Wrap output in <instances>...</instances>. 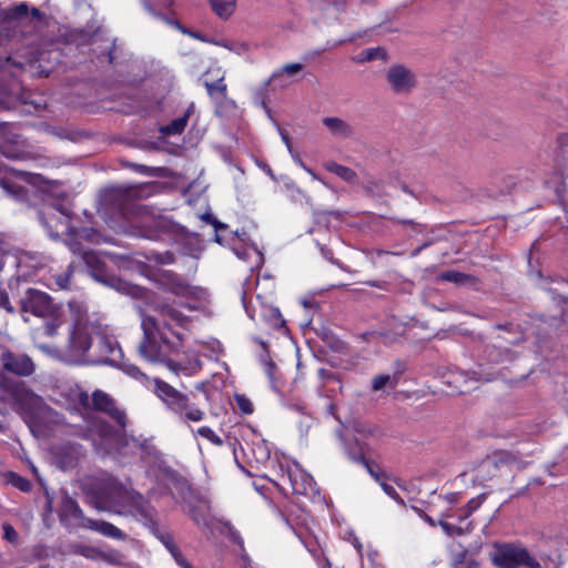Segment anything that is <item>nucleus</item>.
I'll list each match as a JSON object with an SVG mask.
<instances>
[{"label":"nucleus","mask_w":568,"mask_h":568,"mask_svg":"<svg viewBox=\"0 0 568 568\" xmlns=\"http://www.w3.org/2000/svg\"><path fill=\"white\" fill-rule=\"evenodd\" d=\"M101 560L114 566L125 565V556L123 555V552L113 548L102 550Z\"/></svg>","instance_id":"f704fd0d"},{"label":"nucleus","mask_w":568,"mask_h":568,"mask_svg":"<svg viewBox=\"0 0 568 568\" xmlns=\"http://www.w3.org/2000/svg\"><path fill=\"white\" fill-rule=\"evenodd\" d=\"M365 284L371 287H376V288H381V290H384L385 285H386V283L383 281H366Z\"/></svg>","instance_id":"774afa93"},{"label":"nucleus","mask_w":568,"mask_h":568,"mask_svg":"<svg viewBox=\"0 0 568 568\" xmlns=\"http://www.w3.org/2000/svg\"><path fill=\"white\" fill-rule=\"evenodd\" d=\"M153 258L154 261H156L158 263H161V264H172L175 262V258H174V254L166 251V252H156V253H153Z\"/></svg>","instance_id":"8fccbe9b"},{"label":"nucleus","mask_w":568,"mask_h":568,"mask_svg":"<svg viewBox=\"0 0 568 568\" xmlns=\"http://www.w3.org/2000/svg\"><path fill=\"white\" fill-rule=\"evenodd\" d=\"M276 473L275 485L283 494L286 495L291 491L310 498L318 495V488L313 477L298 463L286 458L277 460Z\"/></svg>","instance_id":"0eeeda50"},{"label":"nucleus","mask_w":568,"mask_h":568,"mask_svg":"<svg viewBox=\"0 0 568 568\" xmlns=\"http://www.w3.org/2000/svg\"><path fill=\"white\" fill-rule=\"evenodd\" d=\"M460 493H449L444 498L449 504H457L460 500Z\"/></svg>","instance_id":"0e129e2a"},{"label":"nucleus","mask_w":568,"mask_h":568,"mask_svg":"<svg viewBox=\"0 0 568 568\" xmlns=\"http://www.w3.org/2000/svg\"><path fill=\"white\" fill-rule=\"evenodd\" d=\"M323 124L335 139L346 140L353 138L354 135L353 126L341 118L326 116L323 119Z\"/></svg>","instance_id":"bb28decb"},{"label":"nucleus","mask_w":568,"mask_h":568,"mask_svg":"<svg viewBox=\"0 0 568 568\" xmlns=\"http://www.w3.org/2000/svg\"><path fill=\"white\" fill-rule=\"evenodd\" d=\"M3 476L8 484L18 488L20 491L29 493L32 489L31 481L14 471H7Z\"/></svg>","instance_id":"473e14b6"},{"label":"nucleus","mask_w":568,"mask_h":568,"mask_svg":"<svg viewBox=\"0 0 568 568\" xmlns=\"http://www.w3.org/2000/svg\"><path fill=\"white\" fill-rule=\"evenodd\" d=\"M222 523L224 524L225 527L229 528L230 539L234 544L239 545L241 547V549L244 550V541H243V538L241 537L240 532L237 530H235L229 521H222Z\"/></svg>","instance_id":"09e8293b"},{"label":"nucleus","mask_w":568,"mask_h":568,"mask_svg":"<svg viewBox=\"0 0 568 568\" xmlns=\"http://www.w3.org/2000/svg\"><path fill=\"white\" fill-rule=\"evenodd\" d=\"M2 368L17 376H30L36 371L33 361L23 353L4 349L0 355Z\"/></svg>","instance_id":"a211bd4d"},{"label":"nucleus","mask_w":568,"mask_h":568,"mask_svg":"<svg viewBox=\"0 0 568 568\" xmlns=\"http://www.w3.org/2000/svg\"><path fill=\"white\" fill-rule=\"evenodd\" d=\"M362 54V61H372L377 59L382 54V50L379 48H371L363 51Z\"/></svg>","instance_id":"864d4df0"},{"label":"nucleus","mask_w":568,"mask_h":568,"mask_svg":"<svg viewBox=\"0 0 568 568\" xmlns=\"http://www.w3.org/2000/svg\"><path fill=\"white\" fill-rule=\"evenodd\" d=\"M38 220L48 235L54 240L62 234L74 236L78 232L71 226V211L63 204H45L37 212Z\"/></svg>","instance_id":"9d476101"},{"label":"nucleus","mask_w":568,"mask_h":568,"mask_svg":"<svg viewBox=\"0 0 568 568\" xmlns=\"http://www.w3.org/2000/svg\"><path fill=\"white\" fill-rule=\"evenodd\" d=\"M297 164H298V165H300L304 171H306V172L312 176V179H313V180L320 181V182H322L323 184H325V183H324V181H323V180H322V179H321V178H320V176H318V175H317V174H316V173H315L311 168H308V166H307V165L302 161V159H297Z\"/></svg>","instance_id":"052dcab7"},{"label":"nucleus","mask_w":568,"mask_h":568,"mask_svg":"<svg viewBox=\"0 0 568 568\" xmlns=\"http://www.w3.org/2000/svg\"><path fill=\"white\" fill-rule=\"evenodd\" d=\"M212 10L221 18L229 19L235 11L236 0H210Z\"/></svg>","instance_id":"7c9ffc66"},{"label":"nucleus","mask_w":568,"mask_h":568,"mask_svg":"<svg viewBox=\"0 0 568 568\" xmlns=\"http://www.w3.org/2000/svg\"><path fill=\"white\" fill-rule=\"evenodd\" d=\"M438 525L442 527V529L444 530V532L448 537L462 536V535H465V534H467V532H469L471 530V524L470 523L467 524V526L464 528V527H460V526H457V525L449 524V523H447L444 519H440L438 521Z\"/></svg>","instance_id":"e433bc0d"},{"label":"nucleus","mask_w":568,"mask_h":568,"mask_svg":"<svg viewBox=\"0 0 568 568\" xmlns=\"http://www.w3.org/2000/svg\"><path fill=\"white\" fill-rule=\"evenodd\" d=\"M0 307L10 314L16 313V308L13 307V305L10 302L9 293L6 291V288H1V287H0Z\"/></svg>","instance_id":"49530a36"},{"label":"nucleus","mask_w":568,"mask_h":568,"mask_svg":"<svg viewBox=\"0 0 568 568\" xmlns=\"http://www.w3.org/2000/svg\"><path fill=\"white\" fill-rule=\"evenodd\" d=\"M2 530H3V539H6L8 542L13 544V545L18 544L19 535L12 525L3 524Z\"/></svg>","instance_id":"c03bdc74"},{"label":"nucleus","mask_w":568,"mask_h":568,"mask_svg":"<svg viewBox=\"0 0 568 568\" xmlns=\"http://www.w3.org/2000/svg\"><path fill=\"white\" fill-rule=\"evenodd\" d=\"M7 256L6 243L0 240V271L4 265V258Z\"/></svg>","instance_id":"69168bd1"},{"label":"nucleus","mask_w":568,"mask_h":568,"mask_svg":"<svg viewBox=\"0 0 568 568\" xmlns=\"http://www.w3.org/2000/svg\"><path fill=\"white\" fill-rule=\"evenodd\" d=\"M548 292L552 295V298L558 302H566V297L560 292L559 287H549Z\"/></svg>","instance_id":"680f3d73"},{"label":"nucleus","mask_w":568,"mask_h":568,"mask_svg":"<svg viewBox=\"0 0 568 568\" xmlns=\"http://www.w3.org/2000/svg\"><path fill=\"white\" fill-rule=\"evenodd\" d=\"M318 376L323 381V382H334L338 385V388L341 389V382L338 379V377L331 371L328 369H325V368H320L318 369Z\"/></svg>","instance_id":"603ef678"},{"label":"nucleus","mask_w":568,"mask_h":568,"mask_svg":"<svg viewBox=\"0 0 568 568\" xmlns=\"http://www.w3.org/2000/svg\"><path fill=\"white\" fill-rule=\"evenodd\" d=\"M77 394H78V396H79V400H80V403H81L82 405H84V406H85L84 408H85V409H87V408H89V407H88V405H89L90 399H89L88 394H87V393H83V392H81V390H79V389L77 390Z\"/></svg>","instance_id":"338daca9"},{"label":"nucleus","mask_w":568,"mask_h":568,"mask_svg":"<svg viewBox=\"0 0 568 568\" xmlns=\"http://www.w3.org/2000/svg\"><path fill=\"white\" fill-rule=\"evenodd\" d=\"M398 383L396 376H390L388 374L377 375L372 381V389L377 392L384 388H395Z\"/></svg>","instance_id":"72a5a7b5"},{"label":"nucleus","mask_w":568,"mask_h":568,"mask_svg":"<svg viewBox=\"0 0 568 568\" xmlns=\"http://www.w3.org/2000/svg\"><path fill=\"white\" fill-rule=\"evenodd\" d=\"M83 456L84 450L77 443H64L54 449L55 463L64 471L77 467Z\"/></svg>","instance_id":"aec40b11"},{"label":"nucleus","mask_w":568,"mask_h":568,"mask_svg":"<svg viewBox=\"0 0 568 568\" xmlns=\"http://www.w3.org/2000/svg\"><path fill=\"white\" fill-rule=\"evenodd\" d=\"M126 168L131 169L132 171L139 174L146 176H160V173L163 170L162 168H153L133 162L126 163Z\"/></svg>","instance_id":"4c0bfd02"},{"label":"nucleus","mask_w":568,"mask_h":568,"mask_svg":"<svg viewBox=\"0 0 568 568\" xmlns=\"http://www.w3.org/2000/svg\"><path fill=\"white\" fill-rule=\"evenodd\" d=\"M20 64L11 58L0 59V108H9L12 98H18L21 84L18 80ZM0 152L10 160L26 161L33 158V152L27 141L17 132L13 124L0 122ZM26 175L24 172L8 169L0 164V187L3 192L23 202L28 197L24 186L11 181L10 175Z\"/></svg>","instance_id":"20e7f679"},{"label":"nucleus","mask_w":568,"mask_h":568,"mask_svg":"<svg viewBox=\"0 0 568 568\" xmlns=\"http://www.w3.org/2000/svg\"><path fill=\"white\" fill-rule=\"evenodd\" d=\"M118 366L129 377L139 381L148 387L152 385V389L158 398L181 423H199L204 419L205 413L194 405L187 395L179 392L166 382L160 378H149L135 364L125 362L123 358Z\"/></svg>","instance_id":"39448f33"},{"label":"nucleus","mask_w":568,"mask_h":568,"mask_svg":"<svg viewBox=\"0 0 568 568\" xmlns=\"http://www.w3.org/2000/svg\"><path fill=\"white\" fill-rule=\"evenodd\" d=\"M19 307L24 321H28L27 314L50 320L45 325V334L49 336H53L61 324L59 306L42 291L27 288L19 298Z\"/></svg>","instance_id":"1a4fd4ad"},{"label":"nucleus","mask_w":568,"mask_h":568,"mask_svg":"<svg viewBox=\"0 0 568 568\" xmlns=\"http://www.w3.org/2000/svg\"><path fill=\"white\" fill-rule=\"evenodd\" d=\"M10 395L14 406L24 414L38 416L44 408L43 399L23 383L11 386Z\"/></svg>","instance_id":"ddd939ff"},{"label":"nucleus","mask_w":568,"mask_h":568,"mask_svg":"<svg viewBox=\"0 0 568 568\" xmlns=\"http://www.w3.org/2000/svg\"><path fill=\"white\" fill-rule=\"evenodd\" d=\"M323 166L326 171L337 175L345 182L353 183L357 180V174L353 169L338 164L335 161H326L323 163Z\"/></svg>","instance_id":"c756f323"},{"label":"nucleus","mask_w":568,"mask_h":568,"mask_svg":"<svg viewBox=\"0 0 568 568\" xmlns=\"http://www.w3.org/2000/svg\"><path fill=\"white\" fill-rule=\"evenodd\" d=\"M209 95L214 100L217 114H224L236 109L233 100L227 98V88L224 78L217 79L215 82H205Z\"/></svg>","instance_id":"412c9836"},{"label":"nucleus","mask_w":568,"mask_h":568,"mask_svg":"<svg viewBox=\"0 0 568 568\" xmlns=\"http://www.w3.org/2000/svg\"><path fill=\"white\" fill-rule=\"evenodd\" d=\"M486 500V494H480L468 500L465 507L462 508L464 511V517H469L474 511H476L483 503Z\"/></svg>","instance_id":"a19ab883"},{"label":"nucleus","mask_w":568,"mask_h":568,"mask_svg":"<svg viewBox=\"0 0 568 568\" xmlns=\"http://www.w3.org/2000/svg\"><path fill=\"white\" fill-rule=\"evenodd\" d=\"M72 272L73 267L70 264L64 272L50 276L48 286L52 290H69Z\"/></svg>","instance_id":"2f4dec72"},{"label":"nucleus","mask_w":568,"mask_h":568,"mask_svg":"<svg viewBox=\"0 0 568 568\" xmlns=\"http://www.w3.org/2000/svg\"><path fill=\"white\" fill-rule=\"evenodd\" d=\"M194 111V103H191L182 116L172 120L168 125L161 128V132L165 135H175L184 131L187 120Z\"/></svg>","instance_id":"c85d7f7f"},{"label":"nucleus","mask_w":568,"mask_h":568,"mask_svg":"<svg viewBox=\"0 0 568 568\" xmlns=\"http://www.w3.org/2000/svg\"><path fill=\"white\" fill-rule=\"evenodd\" d=\"M491 560L498 568H540L539 562L525 548L509 545L499 547Z\"/></svg>","instance_id":"f8f14e48"},{"label":"nucleus","mask_w":568,"mask_h":568,"mask_svg":"<svg viewBox=\"0 0 568 568\" xmlns=\"http://www.w3.org/2000/svg\"><path fill=\"white\" fill-rule=\"evenodd\" d=\"M175 243L182 255L191 256L199 260L203 252V245L197 234L184 232L180 230L176 235Z\"/></svg>","instance_id":"b1692460"},{"label":"nucleus","mask_w":568,"mask_h":568,"mask_svg":"<svg viewBox=\"0 0 568 568\" xmlns=\"http://www.w3.org/2000/svg\"><path fill=\"white\" fill-rule=\"evenodd\" d=\"M136 192L132 189H123V187H118V189H113L111 192H110V197L112 200H124L133 194H135Z\"/></svg>","instance_id":"de8ad7c7"},{"label":"nucleus","mask_w":568,"mask_h":568,"mask_svg":"<svg viewBox=\"0 0 568 568\" xmlns=\"http://www.w3.org/2000/svg\"><path fill=\"white\" fill-rule=\"evenodd\" d=\"M381 487L384 490V493L387 496H389L392 499H394L395 501H397L399 504L404 503L393 485L385 483V481H381Z\"/></svg>","instance_id":"3c124183"},{"label":"nucleus","mask_w":568,"mask_h":568,"mask_svg":"<svg viewBox=\"0 0 568 568\" xmlns=\"http://www.w3.org/2000/svg\"><path fill=\"white\" fill-rule=\"evenodd\" d=\"M196 434L203 438H206L207 440L215 445H222V439L209 426H202L197 428Z\"/></svg>","instance_id":"37998d69"},{"label":"nucleus","mask_w":568,"mask_h":568,"mask_svg":"<svg viewBox=\"0 0 568 568\" xmlns=\"http://www.w3.org/2000/svg\"><path fill=\"white\" fill-rule=\"evenodd\" d=\"M73 323L69 336V351L77 359L85 358L91 364L118 366L122 359V349L95 313L89 314L83 301L69 302Z\"/></svg>","instance_id":"7ed1b4c3"},{"label":"nucleus","mask_w":568,"mask_h":568,"mask_svg":"<svg viewBox=\"0 0 568 568\" xmlns=\"http://www.w3.org/2000/svg\"><path fill=\"white\" fill-rule=\"evenodd\" d=\"M202 219L214 226L215 241L219 244H223L224 242H226V237L222 233L223 231L227 230V225L226 224L221 223L220 221L216 220L215 216H213L210 213L204 214L202 216Z\"/></svg>","instance_id":"c9c22d12"},{"label":"nucleus","mask_w":568,"mask_h":568,"mask_svg":"<svg viewBox=\"0 0 568 568\" xmlns=\"http://www.w3.org/2000/svg\"><path fill=\"white\" fill-rule=\"evenodd\" d=\"M81 489L88 503L97 510L132 516L141 521L170 552L178 566L186 561L172 535L159 528L156 509L130 484L122 483L112 475L101 471L85 476L81 480Z\"/></svg>","instance_id":"f03ea898"},{"label":"nucleus","mask_w":568,"mask_h":568,"mask_svg":"<svg viewBox=\"0 0 568 568\" xmlns=\"http://www.w3.org/2000/svg\"><path fill=\"white\" fill-rule=\"evenodd\" d=\"M336 435L344 446L346 455L355 463L362 464L366 467L368 473L379 480L378 475L371 468L368 460L365 458L362 445L355 440L354 443H347L344 438L342 429H337Z\"/></svg>","instance_id":"393cba45"},{"label":"nucleus","mask_w":568,"mask_h":568,"mask_svg":"<svg viewBox=\"0 0 568 568\" xmlns=\"http://www.w3.org/2000/svg\"><path fill=\"white\" fill-rule=\"evenodd\" d=\"M27 11H28V6L26 3H20L10 10L9 17H11V18L23 17L27 14Z\"/></svg>","instance_id":"4d7b16f0"},{"label":"nucleus","mask_w":568,"mask_h":568,"mask_svg":"<svg viewBox=\"0 0 568 568\" xmlns=\"http://www.w3.org/2000/svg\"><path fill=\"white\" fill-rule=\"evenodd\" d=\"M302 69L303 65L301 63L286 64L283 68L274 71L268 82L273 85L274 89L287 88L292 83L290 78L301 72Z\"/></svg>","instance_id":"a878e982"},{"label":"nucleus","mask_w":568,"mask_h":568,"mask_svg":"<svg viewBox=\"0 0 568 568\" xmlns=\"http://www.w3.org/2000/svg\"><path fill=\"white\" fill-rule=\"evenodd\" d=\"M179 494L176 503L192 521L203 530H212L215 518L211 514L210 496L200 489L192 488L186 483L178 484Z\"/></svg>","instance_id":"6e6552de"},{"label":"nucleus","mask_w":568,"mask_h":568,"mask_svg":"<svg viewBox=\"0 0 568 568\" xmlns=\"http://www.w3.org/2000/svg\"><path fill=\"white\" fill-rule=\"evenodd\" d=\"M263 365H264V371L266 373V375L268 376V378L271 379V382H273V374H274V369H275V364L273 361L271 359H263Z\"/></svg>","instance_id":"bf43d9fd"},{"label":"nucleus","mask_w":568,"mask_h":568,"mask_svg":"<svg viewBox=\"0 0 568 568\" xmlns=\"http://www.w3.org/2000/svg\"><path fill=\"white\" fill-rule=\"evenodd\" d=\"M92 406L109 415L119 426L124 429L126 426V414L116 407L115 402L103 390L97 389L92 394Z\"/></svg>","instance_id":"6ab92c4d"},{"label":"nucleus","mask_w":568,"mask_h":568,"mask_svg":"<svg viewBox=\"0 0 568 568\" xmlns=\"http://www.w3.org/2000/svg\"><path fill=\"white\" fill-rule=\"evenodd\" d=\"M278 131H280L281 138H282L283 142L285 143L290 154H293V146H292L290 136L282 129H278Z\"/></svg>","instance_id":"e2e57ef3"},{"label":"nucleus","mask_w":568,"mask_h":568,"mask_svg":"<svg viewBox=\"0 0 568 568\" xmlns=\"http://www.w3.org/2000/svg\"><path fill=\"white\" fill-rule=\"evenodd\" d=\"M71 251L74 254H79L82 256L84 263L90 268L91 275L103 284L114 286L118 280L113 276H110L106 272L105 264L101 260V256L98 252L93 251H84L79 242L71 241L69 243Z\"/></svg>","instance_id":"4468645a"},{"label":"nucleus","mask_w":568,"mask_h":568,"mask_svg":"<svg viewBox=\"0 0 568 568\" xmlns=\"http://www.w3.org/2000/svg\"><path fill=\"white\" fill-rule=\"evenodd\" d=\"M256 450L258 453V456L256 457L258 463H265L270 459L271 452L265 445H257Z\"/></svg>","instance_id":"5fc2aeb1"},{"label":"nucleus","mask_w":568,"mask_h":568,"mask_svg":"<svg viewBox=\"0 0 568 568\" xmlns=\"http://www.w3.org/2000/svg\"><path fill=\"white\" fill-rule=\"evenodd\" d=\"M256 305L247 304L245 293H243L242 303L251 320L255 321L256 315H258L261 320L272 328L277 329L284 326V320L277 307L265 304L260 295L256 296Z\"/></svg>","instance_id":"f3484780"},{"label":"nucleus","mask_w":568,"mask_h":568,"mask_svg":"<svg viewBox=\"0 0 568 568\" xmlns=\"http://www.w3.org/2000/svg\"><path fill=\"white\" fill-rule=\"evenodd\" d=\"M443 518H456L459 523H463L468 517H464V511H462V508L456 510H447L442 515Z\"/></svg>","instance_id":"6e6d98bb"},{"label":"nucleus","mask_w":568,"mask_h":568,"mask_svg":"<svg viewBox=\"0 0 568 568\" xmlns=\"http://www.w3.org/2000/svg\"><path fill=\"white\" fill-rule=\"evenodd\" d=\"M58 515L60 523L68 529H88L92 520L84 516L79 504L69 495L63 496Z\"/></svg>","instance_id":"dca6fc26"},{"label":"nucleus","mask_w":568,"mask_h":568,"mask_svg":"<svg viewBox=\"0 0 568 568\" xmlns=\"http://www.w3.org/2000/svg\"><path fill=\"white\" fill-rule=\"evenodd\" d=\"M222 233L226 237V242H224L222 245L229 246L240 260L247 261L253 258V265L251 266L252 270L255 267L260 268L263 265V254L255 245H245L244 239L239 234L237 231L233 232L227 229Z\"/></svg>","instance_id":"2eb2a0df"},{"label":"nucleus","mask_w":568,"mask_h":568,"mask_svg":"<svg viewBox=\"0 0 568 568\" xmlns=\"http://www.w3.org/2000/svg\"><path fill=\"white\" fill-rule=\"evenodd\" d=\"M94 433L99 439L93 438L97 448L112 452L115 450L122 455L139 454L145 463H155L160 458V453L150 439L120 435L112 426L103 422L94 424Z\"/></svg>","instance_id":"423d86ee"},{"label":"nucleus","mask_w":568,"mask_h":568,"mask_svg":"<svg viewBox=\"0 0 568 568\" xmlns=\"http://www.w3.org/2000/svg\"><path fill=\"white\" fill-rule=\"evenodd\" d=\"M102 549L89 546H82L79 548L78 552L88 559H101Z\"/></svg>","instance_id":"a18cd8bd"},{"label":"nucleus","mask_w":568,"mask_h":568,"mask_svg":"<svg viewBox=\"0 0 568 568\" xmlns=\"http://www.w3.org/2000/svg\"><path fill=\"white\" fill-rule=\"evenodd\" d=\"M442 281L455 283V284H464L469 280V275L458 272V271H446L439 275Z\"/></svg>","instance_id":"58836bf2"},{"label":"nucleus","mask_w":568,"mask_h":568,"mask_svg":"<svg viewBox=\"0 0 568 568\" xmlns=\"http://www.w3.org/2000/svg\"><path fill=\"white\" fill-rule=\"evenodd\" d=\"M80 236L81 237H85V239H88L91 242L98 243L99 242L98 237L100 235L93 229H82L81 232H80Z\"/></svg>","instance_id":"13d9d810"},{"label":"nucleus","mask_w":568,"mask_h":568,"mask_svg":"<svg viewBox=\"0 0 568 568\" xmlns=\"http://www.w3.org/2000/svg\"><path fill=\"white\" fill-rule=\"evenodd\" d=\"M89 524L90 526L88 529L97 531L104 537L115 540H124L126 538L125 532L109 521L92 519Z\"/></svg>","instance_id":"cd10ccee"},{"label":"nucleus","mask_w":568,"mask_h":568,"mask_svg":"<svg viewBox=\"0 0 568 568\" xmlns=\"http://www.w3.org/2000/svg\"><path fill=\"white\" fill-rule=\"evenodd\" d=\"M234 400L236 403L237 408L245 415H250L254 410L253 403L248 397L243 394H235Z\"/></svg>","instance_id":"79ce46f5"},{"label":"nucleus","mask_w":568,"mask_h":568,"mask_svg":"<svg viewBox=\"0 0 568 568\" xmlns=\"http://www.w3.org/2000/svg\"><path fill=\"white\" fill-rule=\"evenodd\" d=\"M161 283L166 292L187 301L180 304L161 303L155 307L156 317H142L143 339L138 347L139 354L149 362L165 364L178 375H192L200 366L199 361L194 366H184L170 359V355L179 353L183 345V334L179 329H187L192 322L184 311H204L209 293L200 286L190 285L182 276L171 272L162 275Z\"/></svg>","instance_id":"f257e3e1"},{"label":"nucleus","mask_w":568,"mask_h":568,"mask_svg":"<svg viewBox=\"0 0 568 568\" xmlns=\"http://www.w3.org/2000/svg\"><path fill=\"white\" fill-rule=\"evenodd\" d=\"M516 464L518 459L514 454L505 450L495 452L475 467V480L479 483L491 480L510 470Z\"/></svg>","instance_id":"9b49d317"},{"label":"nucleus","mask_w":568,"mask_h":568,"mask_svg":"<svg viewBox=\"0 0 568 568\" xmlns=\"http://www.w3.org/2000/svg\"><path fill=\"white\" fill-rule=\"evenodd\" d=\"M145 9L150 12V14H152L155 18L163 19L165 22L173 26L174 28L180 30L182 33L190 34L194 38H197V36L195 33L189 32L179 21L170 20V19L165 18L163 14L155 11L150 4L145 3Z\"/></svg>","instance_id":"ea45409f"},{"label":"nucleus","mask_w":568,"mask_h":568,"mask_svg":"<svg viewBox=\"0 0 568 568\" xmlns=\"http://www.w3.org/2000/svg\"><path fill=\"white\" fill-rule=\"evenodd\" d=\"M139 214L142 217L143 227L139 235L142 237L158 240L161 237V233L166 232L171 229L169 221L151 216L150 214H148L144 207H139Z\"/></svg>","instance_id":"4be33fe9"},{"label":"nucleus","mask_w":568,"mask_h":568,"mask_svg":"<svg viewBox=\"0 0 568 568\" xmlns=\"http://www.w3.org/2000/svg\"><path fill=\"white\" fill-rule=\"evenodd\" d=\"M387 80L396 93L409 92L415 87V77L402 65L392 67L387 72Z\"/></svg>","instance_id":"5701e85b"}]
</instances>
